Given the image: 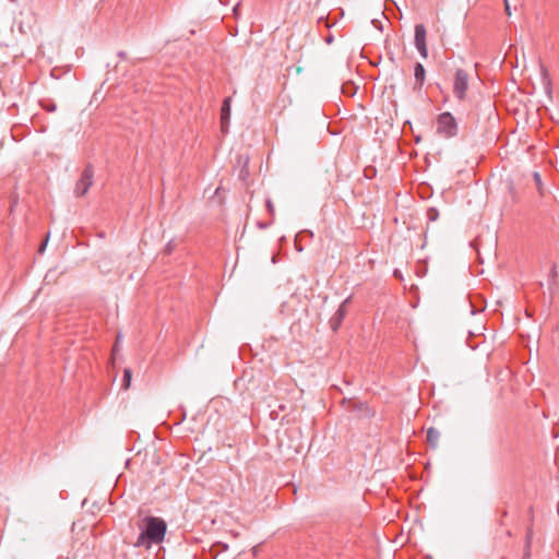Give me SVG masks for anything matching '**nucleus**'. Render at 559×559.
I'll use <instances>...</instances> for the list:
<instances>
[{
  "mask_svg": "<svg viewBox=\"0 0 559 559\" xmlns=\"http://www.w3.org/2000/svg\"><path fill=\"white\" fill-rule=\"evenodd\" d=\"M141 533L134 543L135 547H144L148 549L153 544H159L164 540L167 525L166 522L156 516H146L143 519Z\"/></svg>",
  "mask_w": 559,
  "mask_h": 559,
  "instance_id": "1",
  "label": "nucleus"
},
{
  "mask_svg": "<svg viewBox=\"0 0 559 559\" xmlns=\"http://www.w3.org/2000/svg\"><path fill=\"white\" fill-rule=\"evenodd\" d=\"M437 132L445 138L454 136L457 132V123L450 112H442L437 120Z\"/></svg>",
  "mask_w": 559,
  "mask_h": 559,
  "instance_id": "2",
  "label": "nucleus"
},
{
  "mask_svg": "<svg viewBox=\"0 0 559 559\" xmlns=\"http://www.w3.org/2000/svg\"><path fill=\"white\" fill-rule=\"evenodd\" d=\"M469 86V74L464 69H457L454 74L453 93L462 102L466 98V92Z\"/></svg>",
  "mask_w": 559,
  "mask_h": 559,
  "instance_id": "3",
  "label": "nucleus"
},
{
  "mask_svg": "<svg viewBox=\"0 0 559 559\" xmlns=\"http://www.w3.org/2000/svg\"><path fill=\"white\" fill-rule=\"evenodd\" d=\"M94 169L91 164H87L81 174L80 179L75 185L74 192L78 197H83L87 193L93 185Z\"/></svg>",
  "mask_w": 559,
  "mask_h": 559,
  "instance_id": "4",
  "label": "nucleus"
},
{
  "mask_svg": "<svg viewBox=\"0 0 559 559\" xmlns=\"http://www.w3.org/2000/svg\"><path fill=\"white\" fill-rule=\"evenodd\" d=\"M415 46L420 56L426 59L428 57V49L426 45V28L423 24L415 26Z\"/></svg>",
  "mask_w": 559,
  "mask_h": 559,
  "instance_id": "5",
  "label": "nucleus"
},
{
  "mask_svg": "<svg viewBox=\"0 0 559 559\" xmlns=\"http://www.w3.org/2000/svg\"><path fill=\"white\" fill-rule=\"evenodd\" d=\"M230 120V97L223 100L221 108V124L222 131L226 132Z\"/></svg>",
  "mask_w": 559,
  "mask_h": 559,
  "instance_id": "6",
  "label": "nucleus"
},
{
  "mask_svg": "<svg viewBox=\"0 0 559 559\" xmlns=\"http://www.w3.org/2000/svg\"><path fill=\"white\" fill-rule=\"evenodd\" d=\"M346 302L347 300H344L336 310V312L333 314V317L330 319V325L333 331H336L340 328L343 319L346 316Z\"/></svg>",
  "mask_w": 559,
  "mask_h": 559,
  "instance_id": "7",
  "label": "nucleus"
},
{
  "mask_svg": "<svg viewBox=\"0 0 559 559\" xmlns=\"http://www.w3.org/2000/svg\"><path fill=\"white\" fill-rule=\"evenodd\" d=\"M414 75L416 80L415 88H421L425 82L426 71L421 63L417 62L414 67Z\"/></svg>",
  "mask_w": 559,
  "mask_h": 559,
  "instance_id": "8",
  "label": "nucleus"
},
{
  "mask_svg": "<svg viewBox=\"0 0 559 559\" xmlns=\"http://www.w3.org/2000/svg\"><path fill=\"white\" fill-rule=\"evenodd\" d=\"M439 438H440V432L436 428L430 427L427 430V443L431 448H437L438 442H439Z\"/></svg>",
  "mask_w": 559,
  "mask_h": 559,
  "instance_id": "9",
  "label": "nucleus"
},
{
  "mask_svg": "<svg viewBox=\"0 0 559 559\" xmlns=\"http://www.w3.org/2000/svg\"><path fill=\"white\" fill-rule=\"evenodd\" d=\"M131 379H132V371H131V369L126 368L123 371V379H122V388L124 390L130 388Z\"/></svg>",
  "mask_w": 559,
  "mask_h": 559,
  "instance_id": "10",
  "label": "nucleus"
},
{
  "mask_svg": "<svg viewBox=\"0 0 559 559\" xmlns=\"http://www.w3.org/2000/svg\"><path fill=\"white\" fill-rule=\"evenodd\" d=\"M426 216L429 222H436L439 217V211L436 207H429L427 210Z\"/></svg>",
  "mask_w": 559,
  "mask_h": 559,
  "instance_id": "11",
  "label": "nucleus"
},
{
  "mask_svg": "<svg viewBox=\"0 0 559 559\" xmlns=\"http://www.w3.org/2000/svg\"><path fill=\"white\" fill-rule=\"evenodd\" d=\"M557 276H558L557 266H556V264H552L549 275H548L550 286L557 284Z\"/></svg>",
  "mask_w": 559,
  "mask_h": 559,
  "instance_id": "12",
  "label": "nucleus"
},
{
  "mask_svg": "<svg viewBox=\"0 0 559 559\" xmlns=\"http://www.w3.org/2000/svg\"><path fill=\"white\" fill-rule=\"evenodd\" d=\"M40 105H41V107H43L45 110H47V111H49V112L55 111V110H56V108H57L56 104H53V103H51V102H47V103H46V102H41V103H40Z\"/></svg>",
  "mask_w": 559,
  "mask_h": 559,
  "instance_id": "13",
  "label": "nucleus"
},
{
  "mask_svg": "<svg viewBox=\"0 0 559 559\" xmlns=\"http://www.w3.org/2000/svg\"><path fill=\"white\" fill-rule=\"evenodd\" d=\"M503 2H504V11H506V14H507L508 16H510V15H511V7H510V3H509V0H503Z\"/></svg>",
  "mask_w": 559,
  "mask_h": 559,
  "instance_id": "14",
  "label": "nucleus"
},
{
  "mask_svg": "<svg viewBox=\"0 0 559 559\" xmlns=\"http://www.w3.org/2000/svg\"><path fill=\"white\" fill-rule=\"evenodd\" d=\"M266 206H267L269 212L272 214L274 212V206L270 200L266 201Z\"/></svg>",
  "mask_w": 559,
  "mask_h": 559,
  "instance_id": "15",
  "label": "nucleus"
},
{
  "mask_svg": "<svg viewBox=\"0 0 559 559\" xmlns=\"http://www.w3.org/2000/svg\"><path fill=\"white\" fill-rule=\"evenodd\" d=\"M118 56L121 58V59H124L127 57V53L124 51H120L118 53Z\"/></svg>",
  "mask_w": 559,
  "mask_h": 559,
  "instance_id": "16",
  "label": "nucleus"
},
{
  "mask_svg": "<svg viewBox=\"0 0 559 559\" xmlns=\"http://www.w3.org/2000/svg\"><path fill=\"white\" fill-rule=\"evenodd\" d=\"M534 177H535V180H536L537 182H539V181H540V177H539V174H538V173H535V174H534Z\"/></svg>",
  "mask_w": 559,
  "mask_h": 559,
  "instance_id": "17",
  "label": "nucleus"
},
{
  "mask_svg": "<svg viewBox=\"0 0 559 559\" xmlns=\"http://www.w3.org/2000/svg\"><path fill=\"white\" fill-rule=\"evenodd\" d=\"M394 276H395V277H400V278L402 277V276H401V273H400V271H399V270H395V271H394Z\"/></svg>",
  "mask_w": 559,
  "mask_h": 559,
  "instance_id": "18",
  "label": "nucleus"
},
{
  "mask_svg": "<svg viewBox=\"0 0 559 559\" xmlns=\"http://www.w3.org/2000/svg\"><path fill=\"white\" fill-rule=\"evenodd\" d=\"M45 247H46V242H44L40 248H39V252L41 253L44 250H45Z\"/></svg>",
  "mask_w": 559,
  "mask_h": 559,
  "instance_id": "19",
  "label": "nucleus"
},
{
  "mask_svg": "<svg viewBox=\"0 0 559 559\" xmlns=\"http://www.w3.org/2000/svg\"><path fill=\"white\" fill-rule=\"evenodd\" d=\"M528 557H530V551L527 550V551L525 552V555H524L523 559H528Z\"/></svg>",
  "mask_w": 559,
  "mask_h": 559,
  "instance_id": "20",
  "label": "nucleus"
}]
</instances>
